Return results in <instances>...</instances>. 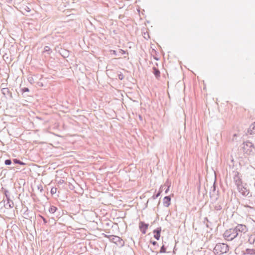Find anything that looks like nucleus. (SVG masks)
Returning <instances> with one entry per match:
<instances>
[{"instance_id":"obj_1","label":"nucleus","mask_w":255,"mask_h":255,"mask_svg":"<svg viewBox=\"0 0 255 255\" xmlns=\"http://www.w3.org/2000/svg\"><path fill=\"white\" fill-rule=\"evenodd\" d=\"M235 228L227 230L223 234L224 239L228 241H231L238 236Z\"/></svg>"},{"instance_id":"obj_2","label":"nucleus","mask_w":255,"mask_h":255,"mask_svg":"<svg viewBox=\"0 0 255 255\" xmlns=\"http://www.w3.org/2000/svg\"><path fill=\"white\" fill-rule=\"evenodd\" d=\"M243 144V149L245 153L250 155L253 152V149L254 148V145L252 142L247 141L244 142Z\"/></svg>"},{"instance_id":"obj_3","label":"nucleus","mask_w":255,"mask_h":255,"mask_svg":"<svg viewBox=\"0 0 255 255\" xmlns=\"http://www.w3.org/2000/svg\"><path fill=\"white\" fill-rule=\"evenodd\" d=\"M215 250H219L221 254L227 253L229 250V247L226 244H219L216 245Z\"/></svg>"},{"instance_id":"obj_4","label":"nucleus","mask_w":255,"mask_h":255,"mask_svg":"<svg viewBox=\"0 0 255 255\" xmlns=\"http://www.w3.org/2000/svg\"><path fill=\"white\" fill-rule=\"evenodd\" d=\"M218 193L219 190H216V181H215L210 191V197L211 198H214L215 200H217L218 199Z\"/></svg>"},{"instance_id":"obj_5","label":"nucleus","mask_w":255,"mask_h":255,"mask_svg":"<svg viewBox=\"0 0 255 255\" xmlns=\"http://www.w3.org/2000/svg\"><path fill=\"white\" fill-rule=\"evenodd\" d=\"M245 185H246V184H245V185H242L241 186H239L238 187H237V189H238V191L243 196H245V197H247V196L251 197V196H252V194H250V195L249 196V194H250V190H249V189H248L247 188V187H245Z\"/></svg>"},{"instance_id":"obj_6","label":"nucleus","mask_w":255,"mask_h":255,"mask_svg":"<svg viewBox=\"0 0 255 255\" xmlns=\"http://www.w3.org/2000/svg\"><path fill=\"white\" fill-rule=\"evenodd\" d=\"M235 228L237 232L238 233V235L240 233H246L248 230L247 226L243 224H238Z\"/></svg>"},{"instance_id":"obj_7","label":"nucleus","mask_w":255,"mask_h":255,"mask_svg":"<svg viewBox=\"0 0 255 255\" xmlns=\"http://www.w3.org/2000/svg\"><path fill=\"white\" fill-rule=\"evenodd\" d=\"M4 83H2L0 85L1 93L5 97L9 96L10 98H12V96L11 92H10V91L7 88L2 87Z\"/></svg>"},{"instance_id":"obj_8","label":"nucleus","mask_w":255,"mask_h":255,"mask_svg":"<svg viewBox=\"0 0 255 255\" xmlns=\"http://www.w3.org/2000/svg\"><path fill=\"white\" fill-rule=\"evenodd\" d=\"M148 226V224H146L143 221H140L139 223V229L142 234H146Z\"/></svg>"},{"instance_id":"obj_9","label":"nucleus","mask_w":255,"mask_h":255,"mask_svg":"<svg viewBox=\"0 0 255 255\" xmlns=\"http://www.w3.org/2000/svg\"><path fill=\"white\" fill-rule=\"evenodd\" d=\"M161 232V227H158L153 231V233L154 234L153 237L157 241H158L160 239Z\"/></svg>"},{"instance_id":"obj_10","label":"nucleus","mask_w":255,"mask_h":255,"mask_svg":"<svg viewBox=\"0 0 255 255\" xmlns=\"http://www.w3.org/2000/svg\"><path fill=\"white\" fill-rule=\"evenodd\" d=\"M171 198L170 196H166L164 197L163 200V205L165 207H169L171 204Z\"/></svg>"},{"instance_id":"obj_11","label":"nucleus","mask_w":255,"mask_h":255,"mask_svg":"<svg viewBox=\"0 0 255 255\" xmlns=\"http://www.w3.org/2000/svg\"><path fill=\"white\" fill-rule=\"evenodd\" d=\"M7 201V202L5 203V200L3 199L4 203H3V206L6 209L8 208H13L14 206L13 202L12 200L10 199V198H9V200H6Z\"/></svg>"},{"instance_id":"obj_12","label":"nucleus","mask_w":255,"mask_h":255,"mask_svg":"<svg viewBox=\"0 0 255 255\" xmlns=\"http://www.w3.org/2000/svg\"><path fill=\"white\" fill-rule=\"evenodd\" d=\"M152 73L157 79H159L160 78V72L158 68H156L155 67H153L152 68Z\"/></svg>"},{"instance_id":"obj_13","label":"nucleus","mask_w":255,"mask_h":255,"mask_svg":"<svg viewBox=\"0 0 255 255\" xmlns=\"http://www.w3.org/2000/svg\"><path fill=\"white\" fill-rule=\"evenodd\" d=\"M243 255H255V250L247 249L245 252H243Z\"/></svg>"},{"instance_id":"obj_14","label":"nucleus","mask_w":255,"mask_h":255,"mask_svg":"<svg viewBox=\"0 0 255 255\" xmlns=\"http://www.w3.org/2000/svg\"><path fill=\"white\" fill-rule=\"evenodd\" d=\"M248 132L251 134L255 133V122L250 126Z\"/></svg>"},{"instance_id":"obj_15","label":"nucleus","mask_w":255,"mask_h":255,"mask_svg":"<svg viewBox=\"0 0 255 255\" xmlns=\"http://www.w3.org/2000/svg\"><path fill=\"white\" fill-rule=\"evenodd\" d=\"M222 204H223V202H219L215 204L214 206V208L216 211H220L222 209Z\"/></svg>"},{"instance_id":"obj_16","label":"nucleus","mask_w":255,"mask_h":255,"mask_svg":"<svg viewBox=\"0 0 255 255\" xmlns=\"http://www.w3.org/2000/svg\"><path fill=\"white\" fill-rule=\"evenodd\" d=\"M21 12L25 14V12H29L31 11V9L28 6L24 5L21 7Z\"/></svg>"},{"instance_id":"obj_17","label":"nucleus","mask_w":255,"mask_h":255,"mask_svg":"<svg viewBox=\"0 0 255 255\" xmlns=\"http://www.w3.org/2000/svg\"><path fill=\"white\" fill-rule=\"evenodd\" d=\"M160 195V192H157V193H156V194H154L150 198L148 199V200H147V203L146 204V205H145V207H147V204L148 203V202L151 200H155L156 199L157 197H158Z\"/></svg>"},{"instance_id":"obj_18","label":"nucleus","mask_w":255,"mask_h":255,"mask_svg":"<svg viewBox=\"0 0 255 255\" xmlns=\"http://www.w3.org/2000/svg\"><path fill=\"white\" fill-rule=\"evenodd\" d=\"M52 49L50 48L49 46H45L44 47L43 53H46L47 54H50L52 53Z\"/></svg>"},{"instance_id":"obj_19","label":"nucleus","mask_w":255,"mask_h":255,"mask_svg":"<svg viewBox=\"0 0 255 255\" xmlns=\"http://www.w3.org/2000/svg\"><path fill=\"white\" fill-rule=\"evenodd\" d=\"M2 190L3 191L5 196V200H9V198H10L9 191L7 189L3 188H2Z\"/></svg>"},{"instance_id":"obj_20","label":"nucleus","mask_w":255,"mask_h":255,"mask_svg":"<svg viewBox=\"0 0 255 255\" xmlns=\"http://www.w3.org/2000/svg\"><path fill=\"white\" fill-rule=\"evenodd\" d=\"M248 242L251 245H254L255 244V238L253 237L252 235H249Z\"/></svg>"},{"instance_id":"obj_21","label":"nucleus","mask_w":255,"mask_h":255,"mask_svg":"<svg viewBox=\"0 0 255 255\" xmlns=\"http://www.w3.org/2000/svg\"><path fill=\"white\" fill-rule=\"evenodd\" d=\"M234 182L237 186V187H238L239 186L243 185L242 179L241 178H240L239 179H238V180H235Z\"/></svg>"},{"instance_id":"obj_22","label":"nucleus","mask_w":255,"mask_h":255,"mask_svg":"<svg viewBox=\"0 0 255 255\" xmlns=\"http://www.w3.org/2000/svg\"><path fill=\"white\" fill-rule=\"evenodd\" d=\"M13 162L14 164H20L21 165H24L25 164V163H24L23 162H22V161H20V160L17 159L16 158L13 159Z\"/></svg>"},{"instance_id":"obj_23","label":"nucleus","mask_w":255,"mask_h":255,"mask_svg":"<svg viewBox=\"0 0 255 255\" xmlns=\"http://www.w3.org/2000/svg\"><path fill=\"white\" fill-rule=\"evenodd\" d=\"M234 177H233V179H234V181H235V180H238L240 178H241V177H240L239 176V172L238 171H234Z\"/></svg>"},{"instance_id":"obj_24","label":"nucleus","mask_w":255,"mask_h":255,"mask_svg":"<svg viewBox=\"0 0 255 255\" xmlns=\"http://www.w3.org/2000/svg\"><path fill=\"white\" fill-rule=\"evenodd\" d=\"M57 210V208L54 206H51L49 209V212L50 213H54L56 210Z\"/></svg>"},{"instance_id":"obj_25","label":"nucleus","mask_w":255,"mask_h":255,"mask_svg":"<svg viewBox=\"0 0 255 255\" xmlns=\"http://www.w3.org/2000/svg\"><path fill=\"white\" fill-rule=\"evenodd\" d=\"M171 181L167 179L164 185H163V187H167L168 188H170V187L171 186Z\"/></svg>"},{"instance_id":"obj_26","label":"nucleus","mask_w":255,"mask_h":255,"mask_svg":"<svg viewBox=\"0 0 255 255\" xmlns=\"http://www.w3.org/2000/svg\"><path fill=\"white\" fill-rule=\"evenodd\" d=\"M159 253L160 254L166 253V247L165 246L164 244H163L161 247L160 248Z\"/></svg>"},{"instance_id":"obj_27","label":"nucleus","mask_w":255,"mask_h":255,"mask_svg":"<svg viewBox=\"0 0 255 255\" xmlns=\"http://www.w3.org/2000/svg\"><path fill=\"white\" fill-rule=\"evenodd\" d=\"M150 243L155 247L154 250L157 249V248L158 247V244L157 242L150 240Z\"/></svg>"},{"instance_id":"obj_28","label":"nucleus","mask_w":255,"mask_h":255,"mask_svg":"<svg viewBox=\"0 0 255 255\" xmlns=\"http://www.w3.org/2000/svg\"><path fill=\"white\" fill-rule=\"evenodd\" d=\"M38 217H40L43 220L44 225H46L47 223V220L43 216H42V215H39Z\"/></svg>"},{"instance_id":"obj_29","label":"nucleus","mask_w":255,"mask_h":255,"mask_svg":"<svg viewBox=\"0 0 255 255\" xmlns=\"http://www.w3.org/2000/svg\"><path fill=\"white\" fill-rule=\"evenodd\" d=\"M12 163L11 160L10 159H6L4 161V164L6 165H10Z\"/></svg>"},{"instance_id":"obj_30","label":"nucleus","mask_w":255,"mask_h":255,"mask_svg":"<svg viewBox=\"0 0 255 255\" xmlns=\"http://www.w3.org/2000/svg\"><path fill=\"white\" fill-rule=\"evenodd\" d=\"M21 91L23 94L25 92H28L29 91V89L27 87H24L21 89Z\"/></svg>"},{"instance_id":"obj_31","label":"nucleus","mask_w":255,"mask_h":255,"mask_svg":"<svg viewBox=\"0 0 255 255\" xmlns=\"http://www.w3.org/2000/svg\"><path fill=\"white\" fill-rule=\"evenodd\" d=\"M27 79L29 82L31 84L34 83V79L32 77H29Z\"/></svg>"},{"instance_id":"obj_32","label":"nucleus","mask_w":255,"mask_h":255,"mask_svg":"<svg viewBox=\"0 0 255 255\" xmlns=\"http://www.w3.org/2000/svg\"><path fill=\"white\" fill-rule=\"evenodd\" d=\"M118 77H119V79L120 80H123V79L124 78L125 76H124V75H123V74H122V73H121L120 74H119V75H118Z\"/></svg>"},{"instance_id":"obj_33","label":"nucleus","mask_w":255,"mask_h":255,"mask_svg":"<svg viewBox=\"0 0 255 255\" xmlns=\"http://www.w3.org/2000/svg\"><path fill=\"white\" fill-rule=\"evenodd\" d=\"M120 52L121 53H122V54H128V52L127 51H125V50H123L122 49H120Z\"/></svg>"},{"instance_id":"obj_34","label":"nucleus","mask_w":255,"mask_h":255,"mask_svg":"<svg viewBox=\"0 0 255 255\" xmlns=\"http://www.w3.org/2000/svg\"><path fill=\"white\" fill-rule=\"evenodd\" d=\"M57 189L56 188H52L51 190V193L54 194L56 193Z\"/></svg>"},{"instance_id":"obj_35","label":"nucleus","mask_w":255,"mask_h":255,"mask_svg":"<svg viewBox=\"0 0 255 255\" xmlns=\"http://www.w3.org/2000/svg\"><path fill=\"white\" fill-rule=\"evenodd\" d=\"M205 222H207L208 223H209L210 224H211V222H210L209 220H208V219L207 217H205L204 219V220H203V223L205 224Z\"/></svg>"},{"instance_id":"obj_36","label":"nucleus","mask_w":255,"mask_h":255,"mask_svg":"<svg viewBox=\"0 0 255 255\" xmlns=\"http://www.w3.org/2000/svg\"><path fill=\"white\" fill-rule=\"evenodd\" d=\"M110 52L112 54L117 55V52L115 50H111Z\"/></svg>"},{"instance_id":"obj_37","label":"nucleus","mask_w":255,"mask_h":255,"mask_svg":"<svg viewBox=\"0 0 255 255\" xmlns=\"http://www.w3.org/2000/svg\"><path fill=\"white\" fill-rule=\"evenodd\" d=\"M163 185H161L159 189V191L158 192H160V194H161V193H162V191H163Z\"/></svg>"},{"instance_id":"obj_38","label":"nucleus","mask_w":255,"mask_h":255,"mask_svg":"<svg viewBox=\"0 0 255 255\" xmlns=\"http://www.w3.org/2000/svg\"><path fill=\"white\" fill-rule=\"evenodd\" d=\"M38 188L39 190H40V191L41 192H42L43 191V188H42V187L41 186H40V187H38Z\"/></svg>"},{"instance_id":"obj_39","label":"nucleus","mask_w":255,"mask_h":255,"mask_svg":"<svg viewBox=\"0 0 255 255\" xmlns=\"http://www.w3.org/2000/svg\"><path fill=\"white\" fill-rule=\"evenodd\" d=\"M8 3H11L12 0H5Z\"/></svg>"},{"instance_id":"obj_40","label":"nucleus","mask_w":255,"mask_h":255,"mask_svg":"<svg viewBox=\"0 0 255 255\" xmlns=\"http://www.w3.org/2000/svg\"><path fill=\"white\" fill-rule=\"evenodd\" d=\"M169 188H167V189H166L165 190V193L166 194H167V193H168V191H169Z\"/></svg>"},{"instance_id":"obj_41","label":"nucleus","mask_w":255,"mask_h":255,"mask_svg":"<svg viewBox=\"0 0 255 255\" xmlns=\"http://www.w3.org/2000/svg\"><path fill=\"white\" fill-rule=\"evenodd\" d=\"M210 223H207L206 224V226L207 228H209L210 227Z\"/></svg>"},{"instance_id":"obj_42","label":"nucleus","mask_w":255,"mask_h":255,"mask_svg":"<svg viewBox=\"0 0 255 255\" xmlns=\"http://www.w3.org/2000/svg\"><path fill=\"white\" fill-rule=\"evenodd\" d=\"M153 58L156 60H158L159 59V58L157 57L156 56H153Z\"/></svg>"},{"instance_id":"obj_43","label":"nucleus","mask_w":255,"mask_h":255,"mask_svg":"<svg viewBox=\"0 0 255 255\" xmlns=\"http://www.w3.org/2000/svg\"><path fill=\"white\" fill-rule=\"evenodd\" d=\"M152 52H154L155 54L156 53V51L154 49H152Z\"/></svg>"},{"instance_id":"obj_44","label":"nucleus","mask_w":255,"mask_h":255,"mask_svg":"<svg viewBox=\"0 0 255 255\" xmlns=\"http://www.w3.org/2000/svg\"><path fill=\"white\" fill-rule=\"evenodd\" d=\"M139 119H140L141 120H142V117L141 116H139Z\"/></svg>"},{"instance_id":"obj_45","label":"nucleus","mask_w":255,"mask_h":255,"mask_svg":"<svg viewBox=\"0 0 255 255\" xmlns=\"http://www.w3.org/2000/svg\"><path fill=\"white\" fill-rule=\"evenodd\" d=\"M150 250L151 251V252H154V250H152V249H150Z\"/></svg>"},{"instance_id":"obj_46","label":"nucleus","mask_w":255,"mask_h":255,"mask_svg":"<svg viewBox=\"0 0 255 255\" xmlns=\"http://www.w3.org/2000/svg\"><path fill=\"white\" fill-rule=\"evenodd\" d=\"M175 247H174V250H173V253H175V251H174L175 250Z\"/></svg>"},{"instance_id":"obj_47","label":"nucleus","mask_w":255,"mask_h":255,"mask_svg":"<svg viewBox=\"0 0 255 255\" xmlns=\"http://www.w3.org/2000/svg\"><path fill=\"white\" fill-rule=\"evenodd\" d=\"M64 181L62 180V182H63ZM60 183H62V181H61V180L59 181Z\"/></svg>"},{"instance_id":"obj_48","label":"nucleus","mask_w":255,"mask_h":255,"mask_svg":"<svg viewBox=\"0 0 255 255\" xmlns=\"http://www.w3.org/2000/svg\"><path fill=\"white\" fill-rule=\"evenodd\" d=\"M247 207L251 208V207H250V206H247Z\"/></svg>"}]
</instances>
